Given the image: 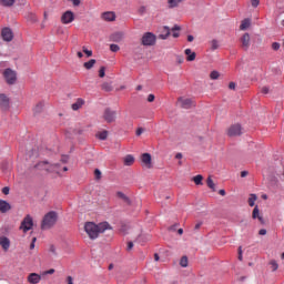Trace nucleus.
Instances as JSON below:
<instances>
[{"instance_id":"nucleus-59","label":"nucleus","mask_w":284,"mask_h":284,"mask_svg":"<svg viewBox=\"0 0 284 284\" xmlns=\"http://www.w3.org/2000/svg\"><path fill=\"white\" fill-rule=\"evenodd\" d=\"M250 173L247 171H242L241 172V176L242 179H245V176H247Z\"/></svg>"},{"instance_id":"nucleus-61","label":"nucleus","mask_w":284,"mask_h":284,"mask_svg":"<svg viewBox=\"0 0 284 284\" xmlns=\"http://www.w3.org/2000/svg\"><path fill=\"white\" fill-rule=\"evenodd\" d=\"M201 225H203V223H202V222H199L197 224H195L194 230H201Z\"/></svg>"},{"instance_id":"nucleus-25","label":"nucleus","mask_w":284,"mask_h":284,"mask_svg":"<svg viewBox=\"0 0 284 284\" xmlns=\"http://www.w3.org/2000/svg\"><path fill=\"white\" fill-rule=\"evenodd\" d=\"M95 63H97V60L91 59L88 62L83 63V68H85V70H92V68H94Z\"/></svg>"},{"instance_id":"nucleus-15","label":"nucleus","mask_w":284,"mask_h":284,"mask_svg":"<svg viewBox=\"0 0 284 284\" xmlns=\"http://www.w3.org/2000/svg\"><path fill=\"white\" fill-rule=\"evenodd\" d=\"M0 246L2 247L3 252H8V250H10V239L0 236Z\"/></svg>"},{"instance_id":"nucleus-60","label":"nucleus","mask_w":284,"mask_h":284,"mask_svg":"<svg viewBox=\"0 0 284 284\" xmlns=\"http://www.w3.org/2000/svg\"><path fill=\"white\" fill-rule=\"evenodd\" d=\"M132 247H134V243L129 242V243H128V248H126V250H128V251H130V250H132Z\"/></svg>"},{"instance_id":"nucleus-27","label":"nucleus","mask_w":284,"mask_h":284,"mask_svg":"<svg viewBox=\"0 0 284 284\" xmlns=\"http://www.w3.org/2000/svg\"><path fill=\"white\" fill-rule=\"evenodd\" d=\"M195 185H203V175L199 174L192 178Z\"/></svg>"},{"instance_id":"nucleus-37","label":"nucleus","mask_w":284,"mask_h":284,"mask_svg":"<svg viewBox=\"0 0 284 284\" xmlns=\"http://www.w3.org/2000/svg\"><path fill=\"white\" fill-rule=\"evenodd\" d=\"M211 50H219V40L211 41Z\"/></svg>"},{"instance_id":"nucleus-55","label":"nucleus","mask_w":284,"mask_h":284,"mask_svg":"<svg viewBox=\"0 0 284 284\" xmlns=\"http://www.w3.org/2000/svg\"><path fill=\"white\" fill-rule=\"evenodd\" d=\"M154 99H155L154 94H149V97H148L149 103L154 102Z\"/></svg>"},{"instance_id":"nucleus-52","label":"nucleus","mask_w":284,"mask_h":284,"mask_svg":"<svg viewBox=\"0 0 284 284\" xmlns=\"http://www.w3.org/2000/svg\"><path fill=\"white\" fill-rule=\"evenodd\" d=\"M258 234H260V236H265V234H267V230L261 229V230L258 231Z\"/></svg>"},{"instance_id":"nucleus-57","label":"nucleus","mask_w":284,"mask_h":284,"mask_svg":"<svg viewBox=\"0 0 284 284\" xmlns=\"http://www.w3.org/2000/svg\"><path fill=\"white\" fill-rule=\"evenodd\" d=\"M239 261H243V251L239 247Z\"/></svg>"},{"instance_id":"nucleus-48","label":"nucleus","mask_w":284,"mask_h":284,"mask_svg":"<svg viewBox=\"0 0 284 284\" xmlns=\"http://www.w3.org/2000/svg\"><path fill=\"white\" fill-rule=\"evenodd\" d=\"M183 61H185V59L183 58V55H178V57H176V62H178L179 64L183 63Z\"/></svg>"},{"instance_id":"nucleus-49","label":"nucleus","mask_w":284,"mask_h":284,"mask_svg":"<svg viewBox=\"0 0 284 284\" xmlns=\"http://www.w3.org/2000/svg\"><path fill=\"white\" fill-rule=\"evenodd\" d=\"M262 94H270V88L263 87L262 88Z\"/></svg>"},{"instance_id":"nucleus-5","label":"nucleus","mask_w":284,"mask_h":284,"mask_svg":"<svg viewBox=\"0 0 284 284\" xmlns=\"http://www.w3.org/2000/svg\"><path fill=\"white\" fill-rule=\"evenodd\" d=\"M243 134V126L241 124H232L227 129V136H241Z\"/></svg>"},{"instance_id":"nucleus-22","label":"nucleus","mask_w":284,"mask_h":284,"mask_svg":"<svg viewBox=\"0 0 284 284\" xmlns=\"http://www.w3.org/2000/svg\"><path fill=\"white\" fill-rule=\"evenodd\" d=\"M123 163L126 166L134 165V156L132 154L124 156Z\"/></svg>"},{"instance_id":"nucleus-56","label":"nucleus","mask_w":284,"mask_h":284,"mask_svg":"<svg viewBox=\"0 0 284 284\" xmlns=\"http://www.w3.org/2000/svg\"><path fill=\"white\" fill-rule=\"evenodd\" d=\"M229 89H230V90H236V83L230 82Z\"/></svg>"},{"instance_id":"nucleus-62","label":"nucleus","mask_w":284,"mask_h":284,"mask_svg":"<svg viewBox=\"0 0 284 284\" xmlns=\"http://www.w3.org/2000/svg\"><path fill=\"white\" fill-rule=\"evenodd\" d=\"M44 274H54V268H50V270L45 271Z\"/></svg>"},{"instance_id":"nucleus-14","label":"nucleus","mask_w":284,"mask_h":284,"mask_svg":"<svg viewBox=\"0 0 284 284\" xmlns=\"http://www.w3.org/2000/svg\"><path fill=\"white\" fill-rule=\"evenodd\" d=\"M0 106L3 110H8V108L10 106V99L7 98V95L3 93H0Z\"/></svg>"},{"instance_id":"nucleus-51","label":"nucleus","mask_w":284,"mask_h":284,"mask_svg":"<svg viewBox=\"0 0 284 284\" xmlns=\"http://www.w3.org/2000/svg\"><path fill=\"white\" fill-rule=\"evenodd\" d=\"M74 7L81 6V0H70Z\"/></svg>"},{"instance_id":"nucleus-32","label":"nucleus","mask_w":284,"mask_h":284,"mask_svg":"<svg viewBox=\"0 0 284 284\" xmlns=\"http://www.w3.org/2000/svg\"><path fill=\"white\" fill-rule=\"evenodd\" d=\"M256 194H251L248 197V205L250 207H254L255 203H256Z\"/></svg>"},{"instance_id":"nucleus-58","label":"nucleus","mask_w":284,"mask_h":284,"mask_svg":"<svg viewBox=\"0 0 284 284\" xmlns=\"http://www.w3.org/2000/svg\"><path fill=\"white\" fill-rule=\"evenodd\" d=\"M136 136H141L143 134V128H139L135 132Z\"/></svg>"},{"instance_id":"nucleus-12","label":"nucleus","mask_w":284,"mask_h":284,"mask_svg":"<svg viewBox=\"0 0 284 284\" xmlns=\"http://www.w3.org/2000/svg\"><path fill=\"white\" fill-rule=\"evenodd\" d=\"M27 281L30 284H39V283H41V275H39L37 273H31L28 275Z\"/></svg>"},{"instance_id":"nucleus-10","label":"nucleus","mask_w":284,"mask_h":284,"mask_svg":"<svg viewBox=\"0 0 284 284\" xmlns=\"http://www.w3.org/2000/svg\"><path fill=\"white\" fill-rule=\"evenodd\" d=\"M1 37L3 41L10 42L12 39H14V34L12 33V29L10 28H4L1 31Z\"/></svg>"},{"instance_id":"nucleus-30","label":"nucleus","mask_w":284,"mask_h":284,"mask_svg":"<svg viewBox=\"0 0 284 284\" xmlns=\"http://www.w3.org/2000/svg\"><path fill=\"white\" fill-rule=\"evenodd\" d=\"M43 108H44L43 102H39V103L34 106L33 112H34L36 114H39L40 112H43Z\"/></svg>"},{"instance_id":"nucleus-43","label":"nucleus","mask_w":284,"mask_h":284,"mask_svg":"<svg viewBox=\"0 0 284 284\" xmlns=\"http://www.w3.org/2000/svg\"><path fill=\"white\" fill-rule=\"evenodd\" d=\"M116 196H119V199H123V201H128V196L123 192H118Z\"/></svg>"},{"instance_id":"nucleus-34","label":"nucleus","mask_w":284,"mask_h":284,"mask_svg":"<svg viewBox=\"0 0 284 284\" xmlns=\"http://www.w3.org/2000/svg\"><path fill=\"white\" fill-rule=\"evenodd\" d=\"M219 77H221L219 71H212L210 74V79H212L213 81H216V79H219Z\"/></svg>"},{"instance_id":"nucleus-8","label":"nucleus","mask_w":284,"mask_h":284,"mask_svg":"<svg viewBox=\"0 0 284 284\" xmlns=\"http://www.w3.org/2000/svg\"><path fill=\"white\" fill-rule=\"evenodd\" d=\"M103 119L104 121H106V123H114V121H116V111L105 109L103 113Z\"/></svg>"},{"instance_id":"nucleus-13","label":"nucleus","mask_w":284,"mask_h":284,"mask_svg":"<svg viewBox=\"0 0 284 284\" xmlns=\"http://www.w3.org/2000/svg\"><path fill=\"white\" fill-rule=\"evenodd\" d=\"M37 170H44L45 172H52V165L49 162H39L36 166Z\"/></svg>"},{"instance_id":"nucleus-19","label":"nucleus","mask_w":284,"mask_h":284,"mask_svg":"<svg viewBox=\"0 0 284 284\" xmlns=\"http://www.w3.org/2000/svg\"><path fill=\"white\" fill-rule=\"evenodd\" d=\"M83 105H85V100L79 98L77 99V101L71 105L72 110L77 111V110H81V108H83Z\"/></svg>"},{"instance_id":"nucleus-11","label":"nucleus","mask_w":284,"mask_h":284,"mask_svg":"<svg viewBox=\"0 0 284 284\" xmlns=\"http://www.w3.org/2000/svg\"><path fill=\"white\" fill-rule=\"evenodd\" d=\"M141 161L143 165H145V168H148L149 170L150 168H152V155H150V153L142 154Z\"/></svg>"},{"instance_id":"nucleus-4","label":"nucleus","mask_w":284,"mask_h":284,"mask_svg":"<svg viewBox=\"0 0 284 284\" xmlns=\"http://www.w3.org/2000/svg\"><path fill=\"white\" fill-rule=\"evenodd\" d=\"M34 226V221L32 220V217L30 215L24 216V219L22 220L21 224H20V230H22V232L26 234L28 232H30V230Z\"/></svg>"},{"instance_id":"nucleus-33","label":"nucleus","mask_w":284,"mask_h":284,"mask_svg":"<svg viewBox=\"0 0 284 284\" xmlns=\"http://www.w3.org/2000/svg\"><path fill=\"white\" fill-rule=\"evenodd\" d=\"M102 90H104L105 92H112V84L104 82L102 84Z\"/></svg>"},{"instance_id":"nucleus-54","label":"nucleus","mask_w":284,"mask_h":284,"mask_svg":"<svg viewBox=\"0 0 284 284\" xmlns=\"http://www.w3.org/2000/svg\"><path fill=\"white\" fill-rule=\"evenodd\" d=\"M37 243V237L32 239V242L30 244V250H34V244Z\"/></svg>"},{"instance_id":"nucleus-18","label":"nucleus","mask_w":284,"mask_h":284,"mask_svg":"<svg viewBox=\"0 0 284 284\" xmlns=\"http://www.w3.org/2000/svg\"><path fill=\"white\" fill-rule=\"evenodd\" d=\"M12 206H10V203H8L7 201L0 200V212H2V214H6V212H10Z\"/></svg>"},{"instance_id":"nucleus-26","label":"nucleus","mask_w":284,"mask_h":284,"mask_svg":"<svg viewBox=\"0 0 284 284\" xmlns=\"http://www.w3.org/2000/svg\"><path fill=\"white\" fill-rule=\"evenodd\" d=\"M185 0H169V8H179V3H183Z\"/></svg>"},{"instance_id":"nucleus-36","label":"nucleus","mask_w":284,"mask_h":284,"mask_svg":"<svg viewBox=\"0 0 284 284\" xmlns=\"http://www.w3.org/2000/svg\"><path fill=\"white\" fill-rule=\"evenodd\" d=\"M180 30H181V27L179 26H174V28L172 29L174 39H178Z\"/></svg>"},{"instance_id":"nucleus-50","label":"nucleus","mask_w":284,"mask_h":284,"mask_svg":"<svg viewBox=\"0 0 284 284\" xmlns=\"http://www.w3.org/2000/svg\"><path fill=\"white\" fill-rule=\"evenodd\" d=\"M30 18H31V21H32V23H37V21H39V19L37 18V16L36 14H30Z\"/></svg>"},{"instance_id":"nucleus-38","label":"nucleus","mask_w":284,"mask_h":284,"mask_svg":"<svg viewBox=\"0 0 284 284\" xmlns=\"http://www.w3.org/2000/svg\"><path fill=\"white\" fill-rule=\"evenodd\" d=\"M272 272H276V270H278V264L276 263V261H271L270 262Z\"/></svg>"},{"instance_id":"nucleus-16","label":"nucleus","mask_w":284,"mask_h":284,"mask_svg":"<svg viewBox=\"0 0 284 284\" xmlns=\"http://www.w3.org/2000/svg\"><path fill=\"white\" fill-rule=\"evenodd\" d=\"M241 43L243 50H248L250 49V33H244L241 38Z\"/></svg>"},{"instance_id":"nucleus-29","label":"nucleus","mask_w":284,"mask_h":284,"mask_svg":"<svg viewBox=\"0 0 284 284\" xmlns=\"http://www.w3.org/2000/svg\"><path fill=\"white\" fill-rule=\"evenodd\" d=\"M0 3L4 8H12V6H14V0H0Z\"/></svg>"},{"instance_id":"nucleus-47","label":"nucleus","mask_w":284,"mask_h":284,"mask_svg":"<svg viewBox=\"0 0 284 284\" xmlns=\"http://www.w3.org/2000/svg\"><path fill=\"white\" fill-rule=\"evenodd\" d=\"M252 7L253 8H258V3H261L260 0H251Z\"/></svg>"},{"instance_id":"nucleus-24","label":"nucleus","mask_w":284,"mask_h":284,"mask_svg":"<svg viewBox=\"0 0 284 284\" xmlns=\"http://www.w3.org/2000/svg\"><path fill=\"white\" fill-rule=\"evenodd\" d=\"M250 26H252V21L250 19H244L241 22L240 30H247V28H250Z\"/></svg>"},{"instance_id":"nucleus-53","label":"nucleus","mask_w":284,"mask_h":284,"mask_svg":"<svg viewBox=\"0 0 284 284\" xmlns=\"http://www.w3.org/2000/svg\"><path fill=\"white\" fill-rule=\"evenodd\" d=\"M67 284H74V278H72V276H68Z\"/></svg>"},{"instance_id":"nucleus-39","label":"nucleus","mask_w":284,"mask_h":284,"mask_svg":"<svg viewBox=\"0 0 284 284\" xmlns=\"http://www.w3.org/2000/svg\"><path fill=\"white\" fill-rule=\"evenodd\" d=\"M94 176L97 181H101V170L95 169L94 170Z\"/></svg>"},{"instance_id":"nucleus-41","label":"nucleus","mask_w":284,"mask_h":284,"mask_svg":"<svg viewBox=\"0 0 284 284\" xmlns=\"http://www.w3.org/2000/svg\"><path fill=\"white\" fill-rule=\"evenodd\" d=\"M49 252L51 253V254H53V256H57V246H54V245H50V247H49Z\"/></svg>"},{"instance_id":"nucleus-46","label":"nucleus","mask_w":284,"mask_h":284,"mask_svg":"<svg viewBox=\"0 0 284 284\" xmlns=\"http://www.w3.org/2000/svg\"><path fill=\"white\" fill-rule=\"evenodd\" d=\"M2 194H6V196H8V194H10V187L9 186L2 187Z\"/></svg>"},{"instance_id":"nucleus-45","label":"nucleus","mask_w":284,"mask_h":284,"mask_svg":"<svg viewBox=\"0 0 284 284\" xmlns=\"http://www.w3.org/2000/svg\"><path fill=\"white\" fill-rule=\"evenodd\" d=\"M272 48H273V50H281V43H278V42H273V43H272Z\"/></svg>"},{"instance_id":"nucleus-28","label":"nucleus","mask_w":284,"mask_h":284,"mask_svg":"<svg viewBox=\"0 0 284 284\" xmlns=\"http://www.w3.org/2000/svg\"><path fill=\"white\" fill-rule=\"evenodd\" d=\"M112 41H115L116 43H119V41H121L123 39V33L118 32V33H113L111 36Z\"/></svg>"},{"instance_id":"nucleus-7","label":"nucleus","mask_w":284,"mask_h":284,"mask_svg":"<svg viewBox=\"0 0 284 284\" xmlns=\"http://www.w3.org/2000/svg\"><path fill=\"white\" fill-rule=\"evenodd\" d=\"M156 43V36L152 32H146L142 37V45H154Z\"/></svg>"},{"instance_id":"nucleus-23","label":"nucleus","mask_w":284,"mask_h":284,"mask_svg":"<svg viewBox=\"0 0 284 284\" xmlns=\"http://www.w3.org/2000/svg\"><path fill=\"white\" fill-rule=\"evenodd\" d=\"M206 185L212 190V192H216V184L214 183V180H212V176L206 179Z\"/></svg>"},{"instance_id":"nucleus-42","label":"nucleus","mask_w":284,"mask_h":284,"mask_svg":"<svg viewBox=\"0 0 284 284\" xmlns=\"http://www.w3.org/2000/svg\"><path fill=\"white\" fill-rule=\"evenodd\" d=\"M99 77L101 79H103V77H105V67H101L100 70H99Z\"/></svg>"},{"instance_id":"nucleus-63","label":"nucleus","mask_w":284,"mask_h":284,"mask_svg":"<svg viewBox=\"0 0 284 284\" xmlns=\"http://www.w3.org/2000/svg\"><path fill=\"white\" fill-rule=\"evenodd\" d=\"M187 41L192 43V41H194V36H187Z\"/></svg>"},{"instance_id":"nucleus-3","label":"nucleus","mask_w":284,"mask_h":284,"mask_svg":"<svg viewBox=\"0 0 284 284\" xmlns=\"http://www.w3.org/2000/svg\"><path fill=\"white\" fill-rule=\"evenodd\" d=\"M3 77L8 83V85H14V83H17V71L12 70V69H6L3 71Z\"/></svg>"},{"instance_id":"nucleus-20","label":"nucleus","mask_w":284,"mask_h":284,"mask_svg":"<svg viewBox=\"0 0 284 284\" xmlns=\"http://www.w3.org/2000/svg\"><path fill=\"white\" fill-rule=\"evenodd\" d=\"M102 19L104 21H114V19H116V14L112 11H106L102 13Z\"/></svg>"},{"instance_id":"nucleus-9","label":"nucleus","mask_w":284,"mask_h":284,"mask_svg":"<svg viewBox=\"0 0 284 284\" xmlns=\"http://www.w3.org/2000/svg\"><path fill=\"white\" fill-rule=\"evenodd\" d=\"M72 21H74V12H72L71 10H68L64 13H62L61 23H63L64 26H68L69 23H72Z\"/></svg>"},{"instance_id":"nucleus-2","label":"nucleus","mask_w":284,"mask_h":284,"mask_svg":"<svg viewBox=\"0 0 284 284\" xmlns=\"http://www.w3.org/2000/svg\"><path fill=\"white\" fill-rule=\"evenodd\" d=\"M57 219H59L57 212L50 211L47 213L42 220L41 230H50V227L57 224Z\"/></svg>"},{"instance_id":"nucleus-40","label":"nucleus","mask_w":284,"mask_h":284,"mask_svg":"<svg viewBox=\"0 0 284 284\" xmlns=\"http://www.w3.org/2000/svg\"><path fill=\"white\" fill-rule=\"evenodd\" d=\"M110 50H111V52H119V50H121V48L118 44H111Z\"/></svg>"},{"instance_id":"nucleus-1","label":"nucleus","mask_w":284,"mask_h":284,"mask_svg":"<svg viewBox=\"0 0 284 284\" xmlns=\"http://www.w3.org/2000/svg\"><path fill=\"white\" fill-rule=\"evenodd\" d=\"M105 230H112L108 222H102L99 224H95L94 222H87L84 224V231L88 234L89 239H91L92 241L99 239V234H103Z\"/></svg>"},{"instance_id":"nucleus-21","label":"nucleus","mask_w":284,"mask_h":284,"mask_svg":"<svg viewBox=\"0 0 284 284\" xmlns=\"http://www.w3.org/2000/svg\"><path fill=\"white\" fill-rule=\"evenodd\" d=\"M184 54H186V61H194L196 59V52H192V49H185Z\"/></svg>"},{"instance_id":"nucleus-31","label":"nucleus","mask_w":284,"mask_h":284,"mask_svg":"<svg viewBox=\"0 0 284 284\" xmlns=\"http://www.w3.org/2000/svg\"><path fill=\"white\" fill-rule=\"evenodd\" d=\"M97 139H100V141H105V139H108V131H101L99 133H97Z\"/></svg>"},{"instance_id":"nucleus-6","label":"nucleus","mask_w":284,"mask_h":284,"mask_svg":"<svg viewBox=\"0 0 284 284\" xmlns=\"http://www.w3.org/2000/svg\"><path fill=\"white\" fill-rule=\"evenodd\" d=\"M178 103L180 104V108H183L184 110L196 108V103L193 102L192 99H187V98H179Z\"/></svg>"},{"instance_id":"nucleus-17","label":"nucleus","mask_w":284,"mask_h":284,"mask_svg":"<svg viewBox=\"0 0 284 284\" xmlns=\"http://www.w3.org/2000/svg\"><path fill=\"white\" fill-rule=\"evenodd\" d=\"M252 219H257L262 225L265 223V220L263 219V215L261 214L258 206L254 207Z\"/></svg>"},{"instance_id":"nucleus-35","label":"nucleus","mask_w":284,"mask_h":284,"mask_svg":"<svg viewBox=\"0 0 284 284\" xmlns=\"http://www.w3.org/2000/svg\"><path fill=\"white\" fill-rule=\"evenodd\" d=\"M181 267H187V256H182L180 260Z\"/></svg>"},{"instance_id":"nucleus-44","label":"nucleus","mask_w":284,"mask_h":284,"mask_svg":"<svg viewBox=\"0 0 284 284\" xmlns=\"http://www.w3.org/2000/svg\"><path fill=\"white\" fill-rule=\"evenodd\" d=\"M82 50L87 57H92V50H88L85 47H83Z\"/></svg>"},{"instance_id":"nucleus-64","label":"nucleus","mask_w":284,"mask_h":284,"mask_svg":"<svg viewBox=\"0 0 284 284\" xmlns=\"http://www.w3.org/2000/svg\"><path fill=\"white\" fill-rule=\"evenodd\" d=\"M175 159H183V154L182 153H176Z\"/></svg>"}]
</instances>
